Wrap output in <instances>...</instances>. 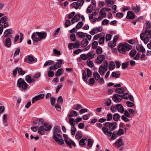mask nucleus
I'll use <instances>...</instances> for the list:
<instances>
[{"label":"nucleus","instance_id":"nucleus-1","mask_svg":"<svg viewBox=\"0 0 151 151\" xmlns=\"http://www.w3.org/2000/svg\"><path fill=\"white\" fill-rule=\"evenodd\" d=\"M146 24L147 27L146 28L145 32L142 33L140 35L141 39L145 44L147 43L149 41L150 39L149 37L151 39V24L148 21H147Z\"/></svg>","mask_w":151,"mask_h":151},{"label":"nucleus","instance_id":"nucleus-2","mask_svg":"<svg viewBox=\"0 0 151 151\" xmlns=\"http://www.w3.org/2000/svg\"><path fill=\"white\" fill-rule=\"evenodd\" d=\"M118 49L120 53L125 54L126 51L132 49V46L128 44L120 43L118 46Z\"/></svg>","mask_w":151,"mask_h":151},{"label":"nucleus","instance_id":"nucleus-3","mask_svg":"<svg viewBox=\"0 0 151 151\" xmlns=\"http://www.w3.org/2000/svg\"><path fill=\"white\" fill-rule=\"evenodd\" d=\"M52 128L51 125L48 123H45L43 126H40L38 129V133L41 135L45 134V131H48L50 130Z\"/></svg>","mask_w":151,"mask_h":151},{"label":"nucleus","instance_id":"nucleus-4","mask_svg":"<svg viewBox=\"0 0 151 151\" xmlns=\"http://www.w3.org/2000/svg\"><path fill=\"white\" fill-rule=\"evenodd\" d=\"M108 64L107 61L105 60L104 61L103 64H101L99 68V72L101 75H104L105 72L108 69Z\"/></svg>","mask_w":151,"mask_h":151},{"label":"nucleus","instance_id":"nucleus-5","mask_svg":"<svg viewBox=\"0 0 151 151\" xmlns=\"http://www.w3.org/2000/svg\"><path fill=\"white\" fill-rule=\"evenodd\" d=\"M53 138L59 144L62 145L64 143L62 136L59 133L53 134Z\"/></svg>","mask_w":151,"mask_h":151},{"label":"nucleus","instance_id":"nucleus-6","mask_svg":"<svg viewBox=\"0 0 151 151\" xmlns=\"http://www.w3.org/2000/svg\"><path fill=\"white\" fill-rule=\"evenodd\" d=\"M17 86L19 88H22L23 90L27 89L28 85L22 78L18 79L17 82Z\"/></svg>","mask_w":151,"mask_h":151},{"label":"nucleus","instance_id":"nucleus-7","mask_svg":"<svg viewBox=\"0 0 151 151\" xmlns=\"http://www.w3.org/2000/svg\"><path fill=\"white\" fill-rule=\"evenodd\" d=\"M105 127H108L110 131H113L116 129L117 126V123L116 122L110 123V122H106L104 123Z\"/></svg>","mask_w":151,"mask_h":151},{"label":"nucleus","instance_id":"nucleus-8","mask_svg":"<svg viewBox=\"0 0 151 151\" xmlns=\"http://www.w3.org/2000/svg\"><path fill=\"white\" fill-rule=\"evenodd\" d=\"M58 61L54 65L50 67V69L54 70L60 68L62 66V64L63 63V61L61 59H59L57 60Z\"/></svg>","mask_w":151,"mask_h":151},{"label":"nucleus","instance_id":"nucleus-9","mask_svg":"<svg viewBox=\"0 0 151 151\" xmlns=\"http://www.w3.org/2000/svg\"><path fill=\"white\" fill-rule=\"evenodd\" d=\"M122 99L123 97L122 96L117 94H114L112 98L113 100L116 103L120 102Z\"/></svg>","mask_w":151,"mask_h":151},{"label":"nucleus","instance_id":"nucleus-10","mask_svg":"<svg viewBox=\"0 0 151 151\" xmlns=\"http://www.w3.org/2000/svg\"><path fill=\"white\" fill-rule=\"evenodd\" d=\"M83 3V0H78L77 2H73L71 4L76 9H77L79 6H81Z\"/></svg>","mask_w":151,"mask_h":151},{"label":"nucleus","instance_id":"nucleus-11","mask_svg":"<svg viewBox=\"0 0 151 151\" xmlns=\"http://www.w3.org/2000/svg\"><path fill=\"white\" fill-rule=\"evenodd\" d=\"M105 59V56L103 55H99L95 60V63L97 64H101Z\"/></svg>","mask_w":151,"mask_h":151},{"label":"nucleus","instance_id":"nucleus-12","mask_svg":"<svg viewBox=\"0 0 151 151\" xmlns=\"http://www.w3.org/2000/svg\"><path fill=\"white\" fill-rule=\"evenodd\" d=\"M24 62L29 64H31L37 61L35 59L32 55L28 56L27 58L24 59Z\"/></svg>","mask_w":151,"mask_h":151},{"label":"nucleus","instance_id":"nucleus-13","mask_svg":"<svg viewBox=\"0 0 151 151\" xmlns=\"http://www.w3.org/2000/svg\"><path fill=\"white\" fill-rule=\"evenodd\" d=\"M13 37L12 35H9L6 39L4 43V45L7 47H10L11 46V38H12Z\"/></svg>","mask_w":151,"mask_h":151},{"label":"nucleus","instance_id":"nucleus-14","mask_svg":"<svg viewBox=\"0 0 151 151\" xmlns=\"http://www.w3.org/2000/svg\"><path fill=\"white\" fill-rule=\"evenodd\" d=\"M36 33L38 37H39L40 41L45 38L47 36V33L45 32H36Z\"/></svg>","mask_w":151,"mask_h":151},{"label":"nucleus","instance_id":"nucleus-15","mask_svg":"<svg viewBox=\"0 0 151 151\" xmlns=\"http://www.w3.org/2000/svg\"><path fill=\"white\" fill-rule=\"evenodd\" d=\"M13 33L14 31L12 28L7 29L4 32L3 36L6 37L10 35L13 34Z\"/></svg>","mask_w":151,"mask_h":151},{"label":"nucleus","instance_id":"nucleus-16","mask_svg":"<svg viewBox=\"0 0 151 151\" xmlns=\"http://www.w3.org/2000/svg\"><path fill=\"white\" fill-rule=\"evenodd\" d=\"M31 38L34 42H37L40 41L39 37L37 35L36 32L32 33L31 36Z\"/></svg>","mask_w":151,"mask_h":151},{"label":"nucleus","instance_id":"nucleus-17","mask_svg":"<svg viewBox=\"0 0 151 151\" xmlns=\"http://www.w3.org/2000/svg\"><path fill=\"white\" fill-rule=\"evenodd\" d=\"M102 131L105 135L109 137H110L112 134L111 132L109 131L108 129L105 127H103Z\"/></svg>","mask_w":151,"mask_h":151},{"label":"nucleus","instance_id":"nucleus-18","mask_svg":"<svg viewBox=\"0 0 151 151\" xmlns=\"http://www.w3.org/2000/svg\"><path fill=\"white\" fill-rule=\"evenodd\" d=\"M81 19L80 14H77L76 15L71 19V22L73 24L78 22Z\"/></svg>","mask_w":151,"mask_h":151},{"label":"nucleus","instance_id":"nucleus-19","mask_svg":"<svg viewBox=\"0 0 151 151\" xmlns=\"http://www.w3.org/2000/svg\"><path fill=\"white\" fill-rule=\"evenodd\" d=\"M127 19H133L135 18L134 13L132 12L129 11L127 12L126 17Z\"/></svg>","mask_w":151,"mask_h":151},{"label":"nucleus","instance_id":"nucleus-20","mask_svg":"<svg viewBox=\"0 0 151 151\" xmlns=\"http://www.w3.org/2000/svg\"><path fill=\"white\" fill-rule=\"evenodd\" d=\"M79 115L77 111L72 110L71 111L69 114L68 115V118H71L74 116H77Z\"/></svg>","mask_w":151,"mask_h":151},{"label":"nucleus","instance_id":"nucleus-21","mask_svg":"<svg viewBox=\"0 0 151 151\" xmlns=\"http://www.w3.org/2000/svg\"><path fill=\"white\" fill-rule=\"evenodd\" d=\"M116 108L118 112L121 113H123L124 112V108L122 104H117Z\"/></svg>","mask_w":151,"mask_h":151},{"label":"nucleus","instance_id":"nucleus-22","mask_svg":"<svg viewBox=\"0 0 151 151\" xmlns=\"http://www.w3.org/2000/svg\"><path fill=\"white\" fill-rule=\"evenodd\" d=\"M65 141L66 144L68 145L70 148L72 147L71 146L72 145L75 147L76 146L75 143L71 140L68 141L67 140L65 139Z\"/></svg>","mask_w":151,"mask_h":151},{"label":"nucleus","instance_id":"nucleus-23","mask_svg":"<svg viewBox=\"0 0 151 151\" xmlns=\"http://www.w3.org/2000/svg\"><path fill=\"white\" fill-rule=\"evenodd\" d=\"M95 53L93 51H90L87 54V56L88 60H90L91 59L93 58L95 55Z\"/></svg>","mask_w":151,"mask_h":151},{"label":"nucleus","instance_id":"nucleus-24","mask_svg":"<svg viewBox=\"0 0 151 151\" xmlns=\"http://www.w3.org/2000/svg\"><path fill=\"white\" fill-rule=\"evenodd\" d=\"M137 50L139 52H143L145 51V49L142 46H140L139 44H137L136 47Z\"/></svg>","mask_w":151,"mask_h":151},{"label":"nucleus","instance_id":"nucleus-25","mask_svg":"<svg viewBox=\"0 0 151 151\" xmlns=\"http://www.w3.org/2000/svg\"><path fill=\"white\" fill-rule=\"evenodd\" d=\"M61 130L60 127L59 126H55L53 129V133H58L60 132Z\"/></svg>","mask_w":151,"mask_h":151},{"label":"nucleus","instance_id":"nucleus-26","mask_svg":"<svg viewBox=\"0 0 151 151\" xmlns=\"http://www.w3.org/2000/svg\"><path fill=\"white\" fill-rule=\"evenodd\" d=\"M123 142L122 139H119L117 140L115 143V145L118 147H120L121 146L123 145Z\"/></svg>","mask_w":151,"mask_h":151},{"label":"nucleus","instance_id":"nucleus-27","mask_svg":"<svg viewBox=\"0 0 151 151\" xmlns=\"http://www.w3.org/2000/svg\"><path fill=\"white\" fill-rule=\"evenodd\" d=\"M86 35H87L86 33H84L81 32H78L76 34V36H78L79 37L83 39L84 38Z\"/></svg>","mask_w":151,"mask_h":151},{"label":"nucleus","instance_id":"nucleus-28","mask_svg":"<svg viewBox=\"0 0 151 151\" xmlns=\"http://www.w3.org/2000/svg\"><path fill=\"white\" fill-rule=\"evenodd\" d=\"M88 42L86 39H84L81 42V45L82 47H85L88 45Z\"/></svg>","mask_w":151,"mask_h":151},{"label":"nucleus","instance_id":"nucleus-29","mask_svg":"<svg viewBox=\"0 0 151 151\" xmlns=\"http://www.w3.org/2000/svg\"><path fill=\"white\" fill-rule=\"evenodd\" d=\"M115 92L117 93L122 94L124 92V89L123 87L116 88Z\"/></svg>","mask_w":151,"mask_h":151},{"label":"nucleus","instance_id":"nucleus-30","mask_svg":"<svg viewBox=\"0 0 151 151\" xmlns=\"http://www.w3.org/2000/svg\"><path fill=\"white\" fill-rule=\"evenodd\" d=\"M116 42L113 40L109 42L108 43V45L109 47L112 48L116 46Z\"/></svg>","mask_w":151,"mask_h":151},{"label":"nucleus","instance_id":"nucleus-31","mask_svg":"<svg viewBox=\"0 0 151 151\" xmlns=\"http://www.w3.org/2000/svg\"><path fill=\"white\" fill-rule=\"evenodd\" d=\"M113 118L114 121H117L120 118V115L118 113L115 114L113 115Z\"/></svg>","mask_w":151,"mask_h":151},{"label":"nucleus","instance_id":"nucleus-32","mask_svg":"<svg viewBox=\"0 0 151 151\" xmlns=\"http://www.w3.org/2000/svg\"><path fill=\"white\" fill-rule=\"evenodd\" d=\"M115 64L113 62H111L110 63L109 69L110 70H113L115 68Z\"/></svg>","mask_w":151,"mask_h":151},{"label":"nucleus","instance_id":"nucleus-33","mask_svg":"<svg viewBox=\"0 0 151 151\" xmlns=\"http://www.w3.org/2000/svg\"><path fill=\"white\" fill-rule=\"evenodd\" d=\"M54 63V61L52 60H49L46 61L44 64V66L45 67L48 65H50Z\"/></svg>","mask_w":151,"mask_h":151},{"label":"nucleus","instance_id":"nucleus-34","mask_svg":"<svg viewBox=\"0 0 151 151\" xmlns=\"http://www.w3.org/2000/svg\"><path fill=\"white\" fill-rule=\"evenodd\" d=\"M98 27L93 28L90 32V33L92 35H94L98 32Z\"/></svg>","mask_w":151,"mask_h":151},{"label":"nucleus","instance_id":"nucleus-35","mask_svg":"<svg viewBox=\"0 0 151 151\" xmlns=\"http://www.w3.org/2000/svg\"><path fill=\"white\" fill-rule=\"evenodd\" d=\"M69 123L72 127H74L75 125V121L73 118H69Z\"/></svg>","mask_w":151,"mask_h":151},{"label":"nucleus","instance_id":"nucleus-36","mask_svg":"<svg viewBox=\"0 0 151 151\" xmlns=\"http://www.w3.org/2000/svg\"><path fill=\"white\" fill-rule=\"evenodd\" d=\"M63 69L60 68L58 69L55 73V75L57 76H60L63 73Z\"/></svg>","mask_w":151,"mask_h":151},{"label":"nucleus","instance_id":"nucleus-37","mask_svg":"<svg viewBox=\"0 0 151 151\" xmlns=\"http://www.w3.org/2000/svg\"><path fill=\"white\" fill-rule=\"evenodd\" d=\"M133 9L135 13H137L140 11V7L139 6L136 5V7H133Z\"/></svg>","mask_w":151,"mask_h":151},{"label":"nucleus","instance_id":"nucleus-38","mask_svg":"<svg viewBox=\"0 0 151 151\" xmlns=\"http://www.w3.org/2000/svg\"><path fill=\"white\" fill-rule=\"evenodd\" d=\"M82 137V135L79 132H77L76 134V139H79Z\"/></svg>","mask_w":151,"mask_h":151},{"label":"nucleus","instance_id":"nucleus-39","mask_svg":"<svg viewBox=\"0 0 151 151\" xmlns=\"http://www.w3.org/2000/svg\"><path fill=\"white\" fill-rule=\"evenodd\" d=\"M105 11V8H103L101 9L99 12L100 14L103 17H105L106 15V14L104 12Z\"/></svg>","mask_w":151,"mask_h":151},{"label":"nucleus","instance_id":"nucleus-40","mask_svg":"<svg viewBox=\"0 0 151 151\" xmlns=\"http://www.w3.org/2000/svg\"><path fill=\"white\" fill-rule=\"evenodd\" d=\"M136 52L137 51L135 50H133L129 52V55L131 57H133L136 55Z\"/></svg>","mask_w":151,"mask_h":151},{"label":"nucleus","instance_id":"nucleus-41","mask_svg":"<svg viewBox=\"0 0 151 151\" xmlns=\"http://www.w3.org/2000/svg\"><path fill=\"white\" fill-rule=\"evenodd\" d=\"M52 70L50 69H50L48 71V76L50 77H52L54 75V72L52 71Z\"/></svg>","mask_w":151,"mask_h":151},{"label":"nucleus","instance_id":"nucleus-42","mask_svg":"<svg viewBox=\"0 0 151 151\" xmlns=\"http://www.w3.org/2000/svg\"><path fill=\"white\" fill-rule=\"evenodd\" d=\"M8 19V17L6 16H4L2 17L0 19L1 23H4L7 21Z\"/></svg>","mask_w":151,"mask_h":151},{"label":"nucleus","instance_id":"nucleus-43","mask_svg":"<svg viewBox=\"0 0 151 151\" xmlns=\"http://www.w3.org/2000/svg\"><path fill=\"white\" fill-rule=\"evenodd\" d=\"M95 80L96 81L98 80L100 78V76L97 72L94 73L93 74Z\"/></svg>","mask_w":151,"mask_h":151},{"label":"nucleus","instance_id":"nucleus-44","mask_svg":"<svg viewBox=\"0 0 151 151\" xmlns=\"http://www.w3.org/2000/svg\"><path fill=\"white\" fill-rule=\"evenodd\" d=\"M73 48H78L80 47V44L79 41L77 40L76 43H73Z\"/></svg>","mask_w":151,"mask_h":151},{"label":"nucleus","instance_id":"nucleus-45","mask_svg":"<svg viewBox=\"0 0 151 151\" xmlns=\"http://www.w3.org/2000/svg\"><path fill=\"white\" fill-rule=\"evenodd\" d=\"M96 52L97 55L101 54L102 52V48L100 47H99L96 50Z\"/></svg>","mask_w":151,"mask_h":151},{"label":"nucleus","instance_id":"nucleus-46","mask_svg":"<svg viewBox=\"0 0 151 151\" xmlns=\"http://www.w3.org/2000/svg\"><path fill=\"white\" fill-rule=\"evenodd\" d=\"M129 62L127 61L126 62L124 63H122V69H125L128 67L129 65Z\"/></svg>","mask_w":151,"mask_h":151},{"label":"nucleus","instance_id":"nucleus-47","mask_svg":"<svg viewBox=\"0 0 151 151\" xmlns=\"http://www.w3.org/2000/svg\"><path fill=\"white\" fill-rule=\"evenodd\" d=\"M124 131L122 129H119L118 131L116 132V134L119 136H120L124 134Z\"/></svg>","mask_w":151,"mask_h":151},{"label":"nucleus","instance_id":"nucleus-48","mask_svg":"<svg viewBox=\"0 0 151 151\" xmlns=\"http://www.w3.org/2000/svg\"><path fill=\"white\" fill-rule=\"evenodd\" d=\"M98 42L96 41H93L92 44V48L93 49H95L97 48L98 46Z\"/></svg>","mask_w":151,"mask_h":151},{"label":"nucleus","instance_id":"nucleus-49","mask_svg":"<svg viewBox=\"0 0 151 151\" xmlns=\"http://www.w3.org/2000/svg\"><path fill=\"white\" fill-rule=\"evenodd\" d=\"M88 65L90 67H92L94 65L93 62L90 60H88L87 61Z\"/></svg>","mask_w":151,"mask_h":151},{"label":"nucleus","instance_id":"nucleus-50","mask_svg":"<svg viewBox=\"0 0 151 151\" xmlns=\"http://www.w3.org/2000/svg\"><path fill=\"white\" fill-rule=\"evenodd\" d=\"M76 128L75 127H72L71 129V133L72 135H74L76 131Z\"/></svg>","mask_w":151,"mask_h":151},{"label":"nucleus","instance_id":"nucleus-51","mask_svg":"<svg viewBox=\"0 0 151 151\" xmlns=\"http://www.w3.org/2000/svg\"><path fill=\"white\" fill-rule=\"evenodd\" d=\"M18 73L19 75H23L25 73V72L21 68H18Z\"/></svg>","mask_w":151,"mask_h":151},{"label":"nucleus","instance_id":"nucleus-52","mask_svg":"<svg viewBox=\"0 0 151 151\" xmlns=\"http://www.w3.org/2000/svg\"><path fill=\"white\" fill-rule=\"evenodd\" d=\"M53 51L54 53L56 56H58L61 55L60 52V51H58L55 49H53Z\"/></svg>","mask_w":151,"mask_h":151},{"label":"nucleus","instance_id":"nucleus-53","mask_svg":"<svg viewBox=\"0 0 151 151\" xmlns=\"http://www.w3.org/2000/svg\"><path fill=\"white\" fill-rule=\"evenodd\" d=\"M70 39L73 41H75L76 40L75 34L74 33H72L70 37Z\"/></svg>","mask_w":151,"mask_h":151},{"label":"nucleus","instance_id":"nucleus-54","mask_svg":"<svg viewBox=\"0 0 151 151\" xmlns=\"http://www.w3.org/2000/svg\"><path fill=\"white\" fill-rule=\"evenodd\" d=\"M80 58L82 60H85L88 59L87 54H81L80 56Z\"/></svg>","mask_w":151,"mask_h":151},{"label":"nucleus","instance_id":"nucleus-55","mask_svg":"<svg viewBox=\"0 0 151 151\" xmlns=\"http://www.w3.org/2000/svg\"><path fill=\"white\" fill-rule=\"evenodd\" d=\"M104 34L103 33H101L99 34H97L96 35L93 37V40H97L99 37H100L102 35Z\"/></svg>","mask_w":151,"mask_h":151},{"label":"nucleus","instance_id":"nucleus-56","mask_svg":"<svg viewBox=\"0 0 151 151\" xmlns=\"http://www.w3.org/2000/svg\"><path fill=\"white\" fill-rule=\"evenodd\" d=\"M93 9V7L91 5L89 6L88 7L86 12L88 13H90L91 12Z\"/></svg>","mask_w":151,"mask_h":151},{"label":"nucleus","instance_id":"nucleus-57","mask_svg":"<svg viewBox=\"0 0 151 151\" xmlns=\"http://www.w3.org/2000/svg\"><path fill=\"white\" fill-rule=\"evenodd\" d=\"M116 107V106L112 105L111 106L110 109L114 113L117 110Z\"/></svg>","mask_w":151,"mask_h":151},{"label":"nucleus","instance_id":"nucleus-58","mask_svg":"<svg viewBox=\"0 0 151 151\" xmlns=\"http://www.w3.org/2000/svg\"><path fill=\"white\" fill-rule=\"evenodd\" d=\"M111 76L113 77L116 78H118L120 76V74H116L115 72H114L112 73Z\"/></svg>","mask_w":151,"mask_h":151},{"label":"nucleus","instance_id":"nucleus-59","mask_svg":"<svg viewBox=\"0 0 151 151\" xmlns=\"http://www.w3.org/2000/svg\"><path fill=\"white\" fill-rule=\"evenodd\" d=\"M105 37L104 36L101 37L99 41V43L100 44H102L104 43Z\"/></svg>","mask_w":151,"mask_h":151},{"label":"nucleus","instance_id":"nucleus-60","mask_svg":"<svg viewBox=\"0 0 151 151\" xmlns=\"http://www.w3.org/2000/svg\"><path fill=\"white\" fill-rule=\"evenodd\" d=\"M55 99L53 97H52L50 98V101L51 104L53 106L55 103Z\"/></svg>","mask_w":151,"mask_h":151},{"label":"nucleus","instance_id":"nucleus-61","mask_svg":"<svg viewBox=\"0 0 151 151\" xmlns=\"http://www.w3.org/2000/svg\"><path fill=\"white\" fill-rule=\"evenodd\" d=\"M83 25V22H79L76 26V28L77 29H79L81 28Z\"/></svg>","mask_w":151,"mask_h":151},{"label":"nucleus","instance_id":"nucleus-62","mask_svg":"<svg viewBox=\"0 0 151 151\" xmlns=\"http://www.w3.org/2000/svg\"><path fill=\"white\" fill-rule=\"evenodd\" d=\"M93 142L92 140L90 139H88V146L91 147L92 146Z\"/></svg>","mask_w":151,"mask_h":151},{"label":"nucleus","instance_id":"nucleus-63","mask_svg":"<svg viewBox=\"0 0 151 151\" xmlns=\"http://www.w3.org/2000/svg\"><path fill=\"white\" fill-rule=\"evenodd\" d=\"M112 136L111 137V139L112 140H114L116 139L117 137V135L116 134V132H114L112 134Z\"/></svg>","mask_w":151,"mask_h":151},{"label":"nucleus","instance_id":"nucleus-64","mask_svg":"<svg viewBox=\"0 0 151 151\" xmlns=\"http://www.w3.org/2000/svg\"><path fill=\"white\" fill-rule=\"evenodd\" d=\"M126 116L124 115H122L121 116V118L122 120L125 122H128L129 121V119L127 118Z\"/></svg>","mask_w":151,"mask_h":151}]
</instances>
